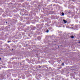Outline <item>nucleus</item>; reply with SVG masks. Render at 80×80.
<instances>
[{
    "mask_svg": "<svg viewBox=\"0 0 80 80\" xmlns=\"http://www.w3.org/2000/svg\"><path fill=\"white\" fill-rule=\"evenodd\" d=\"M63 21L65 23H67V21H66L65 20H63Z\"/></svg>",
    "mask_w": 80,
    "mask_h": 80,
    "instance_id": "nucleus-1",
    "label": "nucleus"
},
{
    "mask_svg": "<svg viewBox=\"0 0 80 80\" xmlns=\"http://www.w3.org/2000/svg\"><path fill=\"white\" fill-rule=\"evenodd\" d=\"M62 15H63H63H64V13H63V12L62 13Z\"/></svg>",
    "mask_w": 80,
    "mask_h": 80,
    "instance_id": "nucleus-2",
    "label": "nucleus"
},
{
    "mask_svg": "<svg viewBox=\"0 0 80 80\" xmlns=\"http://www.w3.org/2000/svg\"><path fill=\"white\" fill-rule=\"evenodd\" d=\"M71 38H74V37H73V36H71Z\"/></svg>",
    "mask_w": 80,
    "mask_h": 80,
    "instance_id": "nucleus-3",
    "label": "nucleus"
},
{
    "mask_svg": "<svg viewBox=\"0 0 80 80\" xmlns=\"http://www.w3.org/2000/svg\"><path fill=\"white\" fill-rule=\"evenodd\" d=\"M62 65H64V63H62Z\"/></svg>",
    "mask_w": 80,
    "mask_h": 80,
    "instance_id": "nucleus-4",
    "label": "nucleus"
},
{
    "mask_svg": "<svg viewBox=\"0 0 80 80\" xmlns=\"http://www.w3.org/2000/svg\"><path fill=\"white\" fill-rule=\"evenodd\" d=\"M47 33H48V30L47 31Z\"/></svg>",
    "mask_w": 80,
    "mask_h": 80,
    "instance_id": "nucleus-5",
    "label": "nucleus"
},
{
    "mask_svg": "<svg viewBox=\"0 0 80 80\" xmlns=\"http://www.w3.org/2000/svg\"><path fill=\"white\" fill-rule=\"evenodd\" d=\"M1 58H0V60H1Z\"/></svg>",
    "mask_w": 80,
    "mask_h": 80,
    "instance_id": "nucleus-6",
    "label": "nucleus"
},
{
    "mask_svg": "<svg viewBox=\"0 0 80 80\" xmlns=\"http://www.w3.org/2000/svg\"><path fill=\"white\" fill-rule=\"evenodd\" d=\"M9 42H10V41H8V43Z\"/></svg>",
    "mask_w": 80,
    "mask_h": 80,
    "instance_id": "nucleus-7",
    "label": "nucleus"
},
{
    "mask_svg": "<svg viewBox=\"0 0 80 80\" xmlns=\"http://www.w3.org/2000/svg\"><path fill=\"white\" fill-rule=\"evenodd\" d=\"M6 23H7V22H6Z\"/></svg>",
    "mask_w": 80,
    "mask_h": 80,
    "instance_id": "nucleus-8",
    "label": "nucleus"
}]
</instances>
